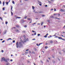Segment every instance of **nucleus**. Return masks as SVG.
I'll return each instance as SVG.
<instances>
[{
	"mask_svg": "<svg viewBox=\"0 0 65 65\" xmlns=\"http://www.w3.org/2000/svg\"><path fill=\"white\" fill-rule=\"evenodd\" d=\"M35 51H37V50L36 49V48H35Z\"/></svg>",
	"mask_w": 65,
	"mask_h": 65,
	"instance_id": "4d7b16f0",
	"label": "nucleus"
},
{
	"mask_svg": "<svg viewBox=\"0 0 65 65\" xmlns=\"http://www.w3.org/2000/svg\"><path fill=\"white\" fill-rule=\"evenodd\" d=\"M34 35H36V33L35 32L34 34Z\"/></svg>",
	"mask_w": 65,
	"mask_h": 65,
	"instance_id": "8fccbe9b",
	"label": "nucleus"
},
{
	"mask_svg": "<svg viewBox=\"0 0 65 65\" xmlns=\"http://www.w3.org/2000/svg\"><path fill=\"white\" fill-rule=\"evenodd\" d=\"M58 39H62V38H61V37H58Z\"/></svg>",
	"mask_w": 65,
	"mask_h": 65,
	"instance_id": "6e6552de",
	"label": "nucleus"
},
{
	"mask_svg": "<svg viewBox=\"0 0 65 65\" xmlns=\"http://www.w3.org/2000/svg\"><path fill=\"white\" fill-rule=\"evenodd\" d=\"M11 14L12 15H13V13H12V12H11Z\"/></svg>",
	"mask_w": 65,
	"mask_h": 65,
	"instance_id": "f704fd0d",
	"label": "nucleus"
},
{
	"mask_svg": "<svg viewBox=\"0 0 65 65\" xmlns=\"http://www.w3.org/2000/svg\"><path fill=\"white\" fill-rule=\"evenodd\" d=\"M61 11H63V9H61Z\"/></svg>",
	"mask_w": 65,
	"mask_h": 65,
	"instance_id": "a878e982",
	"label": "nucleus"
},
{
	"mask_svg": "<svg viewBox=\"0 0 65 65\" xmlns=\"http://www.w3.org/2000/svg\"><path fill=\"white\" fill-rule=\"evenodd\" d=\"M21 18L20 17H17V18H16V19H21Z\"/></svg>",
	"mask_w": 65,
	"mask_h": 65,
	"instance_id": "9d476101",
	"label": "nucleus"
},
{
	"mask_svg": "<svg viewBox=\"0 0 65 65\" xmlns=\"http://www.w3.org/2000/svg\"><path fill=\"white\" fill-rule=\"evenodd\" d=\"M36 24V23H34L32 24V25H35V24Z\"/></svg>",
	"mask_w": 65,
	"mask_h": 65,
	"instance_id": "bb28decb",
	"label": "nucleus"
},
{
	"mask_svg": "<svg viewBox=\"0 0 65 65\" xmlns=\"http://www.w3.org/2000/svg\"><path fill=\"white\" fill-rule=\"evenodd\" d=\"M3 10H5V9L4 8H3Z\"/></svg>",
	"mask_w": 65,
	"mask_h": 65,
	"instance_id": "a19ab883",
	"label": "nucleus"
},
{
	"mask_svg": "<svg viewBox=\"0 0 65 65\" xmlns=\"http://www.w3.org/2000/svg\"><path fill=\"white\" fill-rule=\"evenodd\" d=\"M4 52V51H3V50H2V53H3Z\"/></svg>",
	"mask_w": 65,
	"mask_h": 65,
	"instance_id": "49530a36",
	"label": "nucleus"
},
{
	"mask_svg": "<svg viewBox=\"0 0 65 65\" xmlns=\"http://www.w3.org/2000/svg\"><path fill=\"white\" fill-rule=\"evenodd\" d=\"M45 7H47V5H45Z\"/></svg>",
	"mask_w": 65,
	"mask_h": 65,
	"instance_id": "de8ad7c7",
	"label": "nucleus"
},
{
	"mask_svg": "<svg viewBox=\"0 0 65 65\" xmlns=\"http://www.w3.org/2000/svg\"><path fill=\"white\" fill-rule=\"evenodd\" d=\"M48 2L49 3H51V2L49 1H48Z\"/></svg>",
	"mask_w": 65,
	"mask_h": 65,
	"instance_id": "412c9836",
	"label": "nucleus"
},
{
	"mask_svg": "<svg viewBox=\"0 0 65 65\" xmlns=\"http://www.w3.org/2000/svg\"><path fill=\"white\" fill-rule=\"evenodd\" d=\"M37 1H38V2H39H39H40L39 1H38V0Z\"/></svg>",
	"mask_w": 65,
	"mask_h": 65,
	"instance_id": "0e129e2a",
	"label": "nucleus"
},
{
	"mask_svg": "<svg viewBox=\"0 0 65 65\" xmlns=\"http://www.w3.org/2000/svg\"><path fill=\"white\" fill-rule=\"evenodd\" d=\"M55 19H57V17H55Z\"/></svg>",
	"mask_w": 65,
	"mask_h": 65,
	"instance_id": "13d9d810",
	"label": "nucleus"
},
{
	"mask_svg": "<svg viewBox=\"0 0 65 65\" xmlns=\"http://www.w3.org/2000/svg\"><path fill=\"white\" fill-rule=\"evenodd\" d=\"M41 63H43V62H42V61L41 60Z\"/></svg>",
	"mask_w": 65,
	"mask_h": 65,
	"instance_id": "6e6d98bb",
	"label": "nucleus"
},
{
	"mask_svg": "<svg viewBox=\"0 0 65 65\" xmlns=\"http://www.w3.org/2000/svg\"><path fill=\"white\" fill-rule=\"evenodd\" d=\"M24 27L26 28V27H27V25H25L24 26Z\"/></svg>",
	"mask_w": 65,
	"mask_h": 65,
	"instance_id": "ea45409f",
	"label": "nucleus"
},
{
	"mask_svg": "<svg viewBox=\"0 0 65 65\" xmlns=\"http://www.w3.org/2000/svg\"><path fill=\"white\" fill-rule=\"evenodd\" d=\"M26 41H29V39H28V38H27L26 39Z\"/></svg>",
	"mask_w": 65,
	"mask_h": 65,
	"instance_id": "ddd939ff",
	"label": "nucleus"
},
{
	"mask_svg": "<svg viewBox=\"0 0 65 65\" xmlns=\"http://www.w3.org/2000/svg\"><path fill=\"white\" fill-rule=\"evenodd\" d=\"M29 53L30 54H31V51H29Z\"/></svg>",
	"mask_w": 65,
	"mask_h": 65,
	"instance_id": "603ef678",
	"label": "nucleus"
},
{
	"mask_svg": "<svg viewBox=\"0 0 65 65\" xmlns=\"http://www.w3.org/2000/svg\"><path fill=\"white\" fill-rule=\"evenodd\" d=\"M5 40H4L2 42V43H3V42H5Z\"/></svg>",
	"mask_w": 65,
	"mask_h": 65,
	"instance_id": "7c9ffc66",
	"label": "nucleus"
},
{
	"mask_svg": "<svg viewBox=\"0 0 65 65\" xmlns=\"http://www.w3.org/2000/svg\"><path fill=\"white\" fill-rule=\"evenodd\" d=\"M44 37L45 38H46V37H47V36L46 35L45 36H44Z\"/></svg>",
	"mask_w": 65,
	"mask_h": 65,
	"instance_id": "b1692460",
	"label": "nucleus"
},
{
	"mask_svg": "<svg viewBox=\"0 0 65 65\" xmlns=\"http://www.w3.org/2000/svg\"><path fill=\"white\" fill-rule=\"evenodd\" d=\"M32 32H34V30H32Z\"/></svg>",
	"mask_w": 65,
	"mask_h": 65,
	"instance_id": "69168bd1",
	"label": "nucleus"
},
{
	"mask_svg": "<svg viewBox=\"0 0 65 65\" xmlns=\"http://www.w3.org/2000/svg\"><path fill=\"white\" fill-rule=\"evenodd\" d=\"M2 60L3 61H5L6 62H7V60L5 59V58L4 57H3L2 58Z\"/></svg>",
	"mask_w": 65,
	"mask_h": 65,
	"instance_id": "f03ea898",
	"label": "nucleus"
},
{
	"mask_svg": "<svg viewBox=\"0 0 65 65\" xmlns=\"http://www.w3.org/2000/svg\"><path fill=\"white\" fill-rule=\"evenodd\" d=\"M32 8L33 9H34V8H35V7L33 6H32Z\"/></svg>",
	"mask_w": 65,
	"mask_h": 65,
	"instance_id": "f3484780",
	"label": "nucleus"
},
{
	"mask_svg": "<svg viewBox=\"0 0 65 65\" xmlns=\"http://www.w3.org/2000/svg\"><path fill=\"white\" fill-rule=\"evenodd\" d=\"M53 41H50V43H53Z\"/></svg>",
	"mask_w": 65,
	"mask_h": 65,
	"instance_id": "4468645a",
	"label": "nucleus"
},
{
	"mask_svg": "<svg viewBox=\"0 0 65 65\" xmlns=\"http://www.w3.org/2000/svg\"><path fill=\"white\" fill-rule=\"evenodd\" d=\"M21 23H23L25 22V21H24L23 20H21Z\"/></svg>",
	"mask_w": 65,
	"mask_h": 65,
	"instance_id": "39448f33",
	"label": "nucleus"
},
{
	"mask_svg": "<svg viewBox=\"0 0 65 65\" xmlns=\"http://www.w3.org/2000/svg\"><path fill=\"white\" fill-rule=\"evenodd\" d=\"M4 2H3V6H4Z\"/></svg>",
	"mask_w": 65,
	"mask_h": 65,
	"instance_id": "4be33fe9",
	"label": "nucleus"
},
{
	"mask_svg": "<svg viewBox=\"0 0 65 65\" xmlns=\"http://www.w3.org/2000/svg\"><path fill=\"white\" fill-rule=\"evenodd\" d=\"M12 3H13V4H15V3H14V2L13 1H12Z\"/></svg>",
	"mask_w": 65,
	"mask_h": 65,
	"instance_id": "a211bd4d",
	"label": "nucleus"
},
{
	"mask_svg": "<svg viewBox=\"0 0 65 65\" xmlns=\"http://www.w3.org/2000/svg\"><path fill=\"white\" fill-rule=\"evenodd\" d=\"M16 27H17V28H19L20 27V26H19L17 25L16 26Z\"/></svg>",
	"mask_w": 65,
	"mask_h": 65,
	"instance_id": "2eb2a0df",
	"label": "nucleus"
},
{
	"mask_svg": "<svg viewBox=\"0 0 65 65\" xmlns=\"http://www.w3.org/2000/svg\"><path fill=\"white\" fill-rule=\"evenodd\" d=\"M28 52H25V54H26V55H27V54H28Z\"/></svg>",
	"mask_w": 65,
	"mask_h": 65,
	"instance_id": "6ab92c4d",
	"label": "nucleus"
},
{
	"mask_svg": "<svg viewBox=\"0 0 65 65\" xmlns=\"http://www.w3.org/2000/svg\"><path fill=\"white\" fill-rule=\"evenodd\" d=\"M6 3L7 4V5H8V2H7Z\"/></svg>",
	"mask_w": 65,
	"mask_h": 65,
	"instance_id": "e433bc0d",
	"label": "nucleus"
},
{
	"mask_svg": "<svg viewBox=\"0 0 65 65\" xmlns=\"http://www.w3.org/2000/svg\"><path fill=\"white\" fill-rule=\"evenodd\" d=\"M58 60L59 61H60V59H59V58L58 59Z\"/></svg>",
	"mask_w": 65,
	"mask_h": 65,
	"instance_id": "e2e57ef3",
	"label": "nucleus"
},
{
	"mask_svg": "<svg viewBox=\"0 0 65 65\" xmlns=\"http://www.w3.org/2000/svg\"><path fill=\"white\" fill-rule=\"evenodd\" d=\"M13 43H14L15 42V40H14L13 41Z\"/></svg>",
	"mask_w": 65,
	"mask_h": 65,
	"instance_id": "c9c22d12",
	"label": "nucleus"
},
{
	"mask_svg": "<svg viewBox=\"0 0 65 65\" xmlns=\"http://www.w3.org/2000/svg\"><path fill=\"white\" fill-rule=\"evenodd\" d=\"M27 17L25 16L24 18V19H27Z\"/></svg>",
	"mask_w": 65,
	"mask_h": 65,
	"instance_id": "c85d7f7f",
	"label": "nucleus"
},
{
	"mask_svg": "<svg viewBox=\"0 0 65 65\" xmlns=\"http://www.w3.org/2000/svg\"><path fill=\"white\" fill-rule=\"evenodd\" d=\"M10 60V61H12V59H11Z\"/></svg>",
	"mask_w": 65,
	"mask_h": 65,
	"instance_id": "680f3d73",
	"label": "nucleus"
},
{
	"mask_svg": "<svg viewBox=\"0 0 65 65\" xmlns=\"http://www.w3.org/2000/svg\"><path fill=\"white\" fill-rule=\"evenodd\" d=\"M61 36H62V37H64V36L63 35H61Z\"/></svg>",
	"mask_w": 65,
	"mask_h": 65,
	"instance_id": "bf43d9fd",
	"label": "nucleus"
},
{
	"mask_svg": "<svg viewBox=\"0 0 65 65\" xmlns=\"http://www.w3.org/2000/svg\"><path fill=\"white\" fill-rule=\"evenodd\" d=\"M37 46H39L40 45V44H38L37 43Z\"/></svg>",
	"mask_w": 65,
	"mask_h": 65,
	"instance_id": "dca6fc26",
	"label": "nucleus"
},
{
	"mask_svg": "<svg viewBox=\"0 0 65 65\" xmlns=\"http://www.w3.org/2000/svg\"><path fill=\"white\" fill-rule=\"evenodd\" d=\"M43 22H41V26H42V25H43Z\"/></svg>",
	"mask_w": 65,
	"mask_h": 65,
	"instance_id": "1a4fd4ad",
	"label": "nucleus"
},
{
	"mask_svg": "<svg viewBox=\"0 0 65 65\" xmlns=\"http://www.w3.org/2000/svg\"><path fill=\"white\" fill-rule=\"evenodd\" d=\"M16 46L17 48H18L19 47L20 48H21V47H22L23 46V42H19V44L18 42H17L16 43Z\"/></svg>",
	"mask_w": 65,
	"mask_h": 65,
	"instance_id": "f257e3e1",
	"label": "nucleus"
},
{
	"mask_svg": "<svg viewBox=\"0 0 65 65\" xmlns=\"http://www.w3.org/2000/svg\"><path fill=\"white\" fill-rule=\"evenodd\" d=\"M2 4V3L1 2V1H0V4Z\"/></svg>",
	"mask_w": 65,
	"mask_h": 65,
	"instance_id": "37998d69",
	"label": "nucleus"
},
{
	"mask_svg": "<svg viewBox=\"0 0 65 65\" xmlns=\"http://www.w3.org/2000/svg\"><path fill=\"white\" fill-rule=\"evenodd\" d=\"M6 65H10V64L8 62H7L6 64Z\"/></svg>",
	"mask_w": 65,
	"mask_h": 65,
	"instance_id": "9b49d317",
	"label": "nucleus"
},
{
	"mask_svg": "<svg viewBox=\"0 0 65 65\" xmlns=\"http://www.w3.org/2000/svg\"><path fill=\"white\" fill-rule=\"evenodd\" d=\"M42 17H45V15H42Z\"/></svg>",
	"mask_w": 65,
	"mask_h": 65,
	"instance_id": "5701e85b",
	"label": "nucleus"
},
{
	"mask_svg": "<svg viewBox=\"0 0 65 65\" xmlns=\"http://www.w3.org/2000/svg\"><path fill=\"white\" fill-rule=\"evenodd\" d=\"M27 20H30L31 19H30V18H28V19H27Z\"/></svg>",
	"mask_w": 65,
	"mask_h": 65,
	"instance_id": "a18cd8bd",
	"label": "nucleus"
},
{
	"mask_svg": "<svg viewBox=\"0 0 65 65\" xmlns=\"http://www.w3.org/2000/svg\"><path fill=\"white\" fill-rule=\"evenodd\" d=\"M40 6H42V4H39Z\"/></svg>",
	"mask_w": 65,
	"mask_h": 65,
	"instance_id": "72a5a7b5",
	"label": "nucleus"
},
{
	"mask_svg": "<svg viewBox=\"0 0 65 65\" xmlns=\"http://www.w3.org/2000/svg\"><path fill=\"white\" fill-rule=\"evenodd\" d=\"M32 40H36V39H35V38H34L32 39Z\"/></svg>",
	"mask_w": 65,
	"mask_h": 65,
	"instance_id": "2f4dec72",
	"label": "nucleus"
},
{
	"mask_svg": "<svg viewBox=\"0 0 65 65\" xmlns=\"http://www.w3.org/2000/svg\"><path fill=\"white\" fill-rule=\"evenodd\" d=\"M11 10H12V6H11Z\"/></svg>",
	"mask_w": 65,
	"mask_h": 65,
	"instance_id": "3c124183",
	"label": "nucleus"
},
{
	"mask_svg": "<svg viewBox=\"0 0 65 65\" xmlns=\"http://www.w3.org/2000/svg\"><path fill=\"white\" fill-rule=\"evenodd\" d=\"M50 1H52V2H54V0H50Z\"/></svg>",
	"mask_w": 65,
	"mask_h": 65,
	"instance_id": "c03bdc74",
	"label": "nucleus"
},
{
	"mask_svg": "<svg viewBox=\"0 0 65 65\" xmlns=\"http://www.w3.org/2000/svg\"><path fill=\"white\" fill-rule=\"evenodd\" d=\"M57 19H58V20H60V19L58 18H57Z\"/></svg>",
	"mask_w": 65,
	"mask_h": 65,
	"instance_id": "052dcab7",
	"label": "nucleus"
},
{
	"mask_svg": "<svg viewBox=\"0 0 65 65\" xmlns=\"http://www.w3.org/2000/svg\"><path fill=\"white\" fill-rule=\"evenodd\" d=\"M40 34H38L37 36H40Z\"/></svg>",
	"mask_w": 65,
	"mask_h": 65,
	"instance_id": "aec40b11",
	"label": "nucleus"
},
{
	"mask_svg": "<svg viewBox=\"0 0 65 65\" xmlns=\"http://www.w3.org/2000/svg\"><path fill=\"white\" fill-rule=\"evenodd\" d=\"M58 16H60V14H58Z\"/></svg>",
	"mask_w": 65,
	"mask_h": 65,
	"instance_id": "09e8293b",
	"label": "nucleus"
},
{
	"mask_svg": "<svg viewBox=\"0 0 65 65\" xmlns=\"http://www.w3.org/2000/svg\"><path fill=\"white\" fill-rule=\"evenodd\" d=\"M39 13H43V12L42 11H40Z\"/></svg>",
	"mask_w": 65,
	"mask_h": 65,
	"instance_id": "f8f14e48",
	"label": "nucleus"
},
{
	"mask_svg": "<svg viewBox=\"0 0 65 65\" xmlns=\"http://www.w3.org/2000/svg\"><path fill=\"white\" fill-rule=\"evenodd\" d=\"M58 36H55V38H57Z\"/></svg>",
	"mask_w": 65,
	"mask_h": 65,
	"instance_id": "393cba45",
	"label": "nucleus"
},
{
	"mask_svg": "<svg viewBox=\"0 0 65 65\" xmlns=\"http://www.w3.org/2000/svg\"><path fill=\"white\" fill-rule=\"evenodd\" d=\"M32 54H35V52H32Z\"/></svg>",
	"mask_w": 65,
	"mask_h": 65,
	"instance_id": "4c0bfd02",
	"label": "nucleus"
},
{
	"mask_svg": "<svg viewBox=\"0 0 65 65\" xmlns=\"http://www.w3.org/2000/svg\"><path fill=\"white\" fill-rule=\"evenodd\" d=\"M23 37L24 38V42H26V36H24Z\"/></svg>",
	"mask_w": 65,
	"mask_h": 65,
	"instance_id": "7ed1b4c3",
	"label": "nucleus"
},
{
	"mask_svg": "<svg viewBox=\"0 0 65 65\" xmlns=\"http://www.w3.org/2000/svg\"><path fill=\"white\" fill-rule=\"evenodd\" d=\"M63 12H64L65 11V10H63Z\"/></svg>",
	"mask_w": 65,
	"mask_h": 65,
	"instance_id": "338daca9",
	"label": "nucleus"
},
{
	"mask_svg": "<svg viewBox=\"0 0 65 65\" xmlns=\"http://www.w3.org/2000/svg\"><path fill=\"white\" fill-rule=\"evenodd\" d=\"M12 40V39H11V38H9L7 40V41H8V40Z\"/></svg>",
	"mask_w": 65,
	"mask_h": 65,
	"instance_id": "423d86ee",
	"label": "nucleus"
},
{
	"mask_svg": "<svg viewBox=\"0 0 65 65\" xmlns=\"http://www.w3.org/2000/svg\"><path fill=\"white\" fill-rule=\"evenodd\" d=\"M54 10V9H51V11H52V10Z\"/></svg>",
	"mask_w": 65,
	"mask_h": 65,
	"instance_id": "58836bf2",
	"label": "nucleus"
},
{
	"mask_svg": "<svg viewBox=\"0 0 65 65\" xmlns=\"http://www.w3.org/2000/svg\"><path fill=\"white\" fill-rule=\"evenodd\" d=\"M6 32H7V31L6 30H5L3 32V34H5L6 33Z\"/></svg>",
	"mask_w": 65,
	"mask_h": 65,
	"instance_id": "20e7f679",
	"label": "nucleus"
},
{
	"mask_svg": "<svg viewBox=\"0 0 65 65\" xmlns=\"http://www.w3.org/2000/svg\"><path fill=\"white\" fill-rule=\"evenodd\" d=\"M23 33H25V31H23Z\"/></svg>",
	"mask_w": 65,
	"mask_h": 65,
	"instance_id": "5fc2aeb1",
	"label": "nucleus"
},
{
	"mask_svg": "<svg viewBox=\"0 0 65 65\" xmlns=\"http://www.w3.org/2000/svg\"><path fill=\"white\" fill-rule=\"evenodd\" d=\"M56 9L55 8L54 9V11H56Z\"/></svg>",
	"mask_w": 65,
	"mask_h": 65,
	"instance_id": "864d4df0",
	"label": "nucleus"
},
{
	"mask_svg": "<svg viewBox=\"0 0 65 65\" xmlns=\"http://www.w3.org/2000/svg\"><path fill=\"white\" fill-rule=\"evenodd\" d=\"M46 61L47 62H49V61H48V60L47 59L46 60Z\"/></svg>",
	"mask_w": 65,
	"mask_h": 65,
	"instance_id": "79ce46f5",
	"label": "nucleus"
},
{
	"mask_svg": "<svg viewBox=\"0 0 65 65\" xmlns=\"http://www.w3.org/2000/svg\"><path fill=\"white\" fill-rule=\"evenodd\" d=\"M15 31L16 32H20V31L18 29H16Z\"/></svg>",
	"mask_w": 65,
	"mask_h": 65,
	"instance_id": "0eeeda50",
	"label": "nucleus"
},
{
	"mask_svg": "<svg viewBox=\"0 0 65 65\" xmlns=\"http://www.w3.org/2000/svg\"><path fill=\"white\" fill-rule=\"evenodd\" d=\"M8 24V22H6V24Z\"/></svg>",
	"mask_w": 65,
	"mask_h": 65,
	"instance_id": "473e14b6",
	"label": "nucleus"
},
{
	"mask_svg": "<svg viewBox=\"0 0 65 65\" xmlns=\"http://www.w3.org/2000/svg\"><path fill=\"white\" fill-rule=\"evenodd\" d=\"M48 48V47L46 46L45 47V48H46H46Z\"/></svg>",
	"mask_w": 65,
	"mask_h": 65,
	"instance_id": "cd10ccee",
	"label": "nucleus"
},
{
	"mask_svg": "<svg viewBox=\"0 0 65 65\" xmlns=\"http://www.w3.org/2000/svg\"><path fill=\"white\" fill-rule=\"evenodd\" d=\"M53 63H55V61L53 60Z\"/></svg>",
	"mask_w": 65,
	"mask_h": 65,
	"instance_id": "c756f323",
	"label": "nucleus"
},
{
	"mask_svg": "<svg viewBox=\"0 0 65 65\" xmlns=\"http://www.w3.org/2000/svg\"><path fill=\"white\" fill-rule=\"evenodd\" d=\"M7 13H6V12H5L4 13V14H6Z\"/></svg>",
	"mask_w": 65,
	"mask_h": 65,
	"instance_id": "774afa93",
	"label": "nucleus"
}]
</instances>
